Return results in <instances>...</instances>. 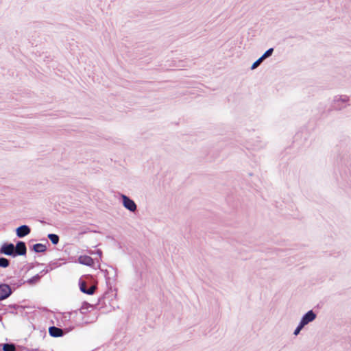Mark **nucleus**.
<instances>
[{
	"mask_svg": "<svg viewBox=\"0 0 351 351\" xmlns=\"http://www.w3.org/2000/svg\"><path fill=\"white\" fill-rule=\"evenodd\" d=\"M48 238L50 239L51 243L54 245H56L59 242V237L55 234H49Z\"/></svg>",
	"mask_w": 351,
	"mask_h": 351,
	"instance_id": "11",
	"label": "nucleus"
},
{
	"mask_svg": "<svg viewBox=\"0 0 351 351\" xmlns=\"http://www.w3.org/2000/svg\"><path fill=\"white\" fill-rule=\"evenodd\" d=\"M12 293V289L7 284H0V301L4 300L9 298Z\"/></svg>",
	"mask_w": 351,
	"mask_h": 351,
	"instance_id": "1",
	"label": "nucleus"
},
{
	"mask_svg": "<svg viewBox=\"0 0 351 351\" xmlns=\"http://www.w3.org/2000/svg\"><path fill=\"white\" fill-rule=\"evenodd\" d=\"M273 49L270 48L267 51H265V53L261 56L262 59H265L266 58L270 56L271 53H273Z\"/></svg>",
	"mask_w": 351,
	"mask_h": 351,
	"instance_id": "14",
	"label": "nucleus"
},
{
	"mask_svg": "<svg viewBox=\"0 0 351 351\" xmlns=\"http://www.w3.org/2000/svg\"><path fill=\"white\" fill-rule=\"evenodd\" d=\"M263 59L262 58H259L252 65V69H256L262 62Z\"/></svg>",
	"mask_w": 351,
	"mask_h": 351,
	"instance_id": "15",
	"label": "nucleus"
},
{
	"mask_svg": "<svg viewBox=\"0 0 351 351\" xmlns=\"http://www.w3.org/2000/svg\"><path fill=\"white\" fill-rule=\"evenodd\" d=\"M3 351H15L16 348H15L14 345H13V344L5 343L3 345Z\"/></svg>",
	"mask_w": 351,
	"mask_h": 351,
	"instance_id": "12",
	"label": "nucleus"
},
{
	"mask_svg": "<svg viewBox=\"0 0 351 351\" xmlns=\"http://www.w3.org/2000/svg\"><path fill=\"white\" fill-rule=\"evenodd\" d=\"M316 315L312 311H310L304 315L300 323L304 326L310 322L313 321Z\"/></svg>",
	"mask_w": 351,
	"mask_h": 351,
	"instance_id": "4",
	"label": "nucleus"
},
{
	"mask_svg": "<svg viewBox=\"0 0 351 351\" xmlns=\"http://www.w3.org/2000/svg\"><path fill=\"white\" fill-rule=\"evenodd\" d=\"M78 261L80 263L87 266H93L94 264L93 259L90 256L86 255L80 256L78 258Z\"/></svg>",
	"mask_w": 351,
	"mask_h": 351,
	"instance_id": "8",
	"label": "nucleus"
},
{
	"mask_svg": "<svg viewBox=\"0 0 351 351\" xmlns=\"http://www.w3.org/2000/svg\"><path fill=\"white\" fill-rule=\"evenodd\" d=\"M0 252L5 255H12L14 252V246L12 243L4 244L0 250Z\"/></svg>",
	"mask_w": 351,
	"mask_h": 351,
	"instance_id": "6",
	"label": "nucleus"
},
{
	"mask_svg": "<svg viewBox=\"0 0 351 351\" xmlns=\"http://www.w3.org/2000/svg\"><path fill=\"white\" fill-rule=\"evenodd\" d=\"M30 231H31L30 228L26 225H23L21 226H19L16 230V235L19 237H25L26 235H27L30 233Z\"/></svg>",
	"mask_w": 351,
	"mask_h": 351,
	"instance_id": "5",
	"label": "nucleus"
},
{
	"mask_svg": "<svg viewBox=\"0 0 351 351\" xmlns=\"http://www.w3.org/2000/svg\"><path fill=\"white\" fill-rule=\"evenodd\" d=\"M33 249L36 252H44L46 251L47 247L45 245L42 243H36L34 245Z\"/></svg>",
	"mask_w": 351,
	"mask_h": 351,
	"instance_id": "10",
	"label": "nucleus"
},
{
	"mask_svg": "<svg viewBox=\"0 0 351 351\" xmlns=\"http://www.w3.org/2000/svg\"><path fill=\"white\" fill-rule=\"evenodd\" d=\"M14 252L17 255H25L27 252L26 245L24 242L19 241L14 247Z\"/></svg>",
	"mask_w": 351,
	"mask_h": 351,
	"instance_id": "7",
	"label": "nucleus"
},
{
	"mask_svg": "<svg viewBox=\"0 0 351 351\" xmlns=\"http://www.w3.org/2000/svg\"><path fill=\"white\" fill-rule=\"evenodd\" d=\"M9 261L5 258H0V267H7L9 265Z\"/></svg>",
	"mask_w": 351,
	"mask_h": 351,
	"instance_id": "13",
	"label": "nucleus"
},
{
	"mask_svg": "<svg viewBox=\"0 0 351 351\" xmlns=\"http://www.w3.org/2000/svg\"><path fill=\"white\" fill-rule=\"evenodd\" d=\"M80 291L84 293H86L88 295H93L97 287L95 285L91 286L89 289H86V282L84 281L80 282Z\"/></svg>",
	"mask_w": 351,
	"mask_h": 351,
	"instance_id": "3",
	"label": "nucleus"
},
{
	"mask_svg": "<svg viewBox=\"0 0 351 351\" xmlns=\"http://www.w3.org/2000/svg\"><path fill=\"white\" fill-rule=\"evenodd\" d=\"M49 335L53 337H59L63 335V331L62 329L51 326L49 328Z\"/></svg>",
	"mask_w": 351,
	"mask_h": 351,
	"instance_id": "9",
	"label": "nucleus"
},
{
	"mask_svg": "<svg viewBox=\"0 0 351 351\" xmlns=\"http://www.w3.org/2000/svg\"><path fill=\"white\" fill-rule=\"evenodd\" d=\"M123 206L130 211H134L136 209V206L134 202L128 197L126 195H122Z\"/></svg>",
	"mask_w": 351,
	"mask_h": 351,
	"instance_id": "2",
	"label": "nucleus"
},
{
	"mask_svg": "<svg viewBox=\"0 0 351 351\" xmlns=\"http://www.w3.org/2000/svg\"><path fill=\"white\" fill-rule=\"evenodd\" d=\"M303 327H304V326L301 323H300L299 326L297 327V328L294 331V335H298Z\"/></svg>",
	"mask_w": 351,
	"mask_h": 351,
	"instance_id": "16",
	"label": "nucleus"
}]
</instances>
